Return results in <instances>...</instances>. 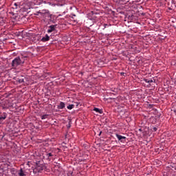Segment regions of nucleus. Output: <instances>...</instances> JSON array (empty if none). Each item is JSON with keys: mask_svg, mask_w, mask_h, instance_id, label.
I'll list each match as a JSON object with an SVG mask.
<instances>
[{"mask_svg": "<svg viewBox=\"0 0 176 176\" xmlns=\"http://www.w3.org/2000/svg\"><path fill=\"white\" fill-rule=\"evenodd\" d=\"M27 56H23L21 55V56H17L16 57L12 62V66L14 68H16L19 67V65H23L24 63L25 62V60H27Z\"/></svg>", "mask_w": 176, "mask_h": 176, "instance_id": "f257e3e1", "label": "nucleus"}, {"mask_svg": "<svg viewBox=\"0 0 176 176\" xmlns=\"http://www.w3.org/2000/svg\"><path fill=\"white\" fill-rule=\"evenodd\" d=\"M39 14L43 17L44 21H47V20H49V16H50V11L49 10H41L37 12V16H39Z\"/></svg>", "mask_w": 176, "mask_h": 176, "instance_id": "f03ea898", "label": "nucleus"}, {"mask_svg": "<svg viewBox=\"0 0 176 176\" xmlns=\"http://www.w3.org/2000/svg\"><path fill=\"white\" fill-rule=\"evenodd\" d=\"M63 14H65V12H63V14H59L58 15H56L54 14H50V16H48V19H47V23H56V20L58 19V17H61V16H63Z\"/></svg>", "mask_w": 176, "mask_h": 176, "instance_id": "7ed1b4c3", "label": "nucleus"}, {"mask_svg": "<svg viewBox=\"0 0 176 176\" xmlns=\"http://www.w3.org/2000/svg\"><path fill=\"white\" fill-rule=\"evenodd\" d=\"M43 157H44V159L47 160V162H52V160H54V154H53L52 153H50L49 151H46L43 154Z\"/></svg>", "mask_w": 176, "mask_h": 176, "instance_id": "20e7f679", "label": "nucleus"}, {"mask_svg": "<svg viewBox=\"0 0 176 176\" xmlns=\"http://www.w3.org/2000/svg\"><path fill=\"white\" fill-rule=\"evenodd\" d=\"M19 8H20V3L12 2L11 3V9H12L13 11H10L9 13L12 14V16H14V10H16V9H19Z\"/></svg>", "mask_w": 176, "mask_h": 176, "instance_id": "39448f33", "label": "nucleus"}, {"mask_svg": "<svg viewBox=\"0 0 176 176\" xmlns=\"http://www.w3.org/2000/svg\"><path fill=\"white\" fill-rule=\"evenodd\" d=\"M1 107L3 109H9V108L12 107V103L10 102V101L6 100L2 102Z\"/></svg>", "mask_w": 176, "mask_h": 176, "instance_id": "423d86ee", "label": "nucleus"}, {"mask_svg": "<svg viewBox=\"0 0 176 176\" xmlns=\"http://www.w3.org/2000/svg\"><path fill=\"white\" fill-rule=\"evenodd\" d=\"M133 52L134 53H140L141 48H140V43H137V41H133Z\"/></svg>", "mask_w": 176, "mask_h": 176, "instance_id": "0eeeda50", "label": "nucleus"}, {"mask_svg": "<svg viewBox=\"0 0 176 176\" xmlns=\"http://www.w3.org/2000/svg\"><path fill=\"white\" fill-rule=\"evenodd\" d=\"M17 82L19 83H25V85H28V83L25 82V80H27V78L25 76H20L16 79Z\"/></svg>", "mask_w": 176, "mask_h": 176, "instance_id": "6e6552de", "label": "nucleus"}, {"mask_svg": "<svg viewBox=\"0 0 176 176\" xmlns=\"http://www.w3.org/2000/svg\"><path fill=\"white\" fill-rule=\"evenodd\" d=\"M53 31H56V25H50L48 27V30H47V32L48 34H50V33L53 32Z\"/></svg>", "mask_w": 176, "mask_h": 176, "instance_id": "1a4fd4ad", "label": "nucleus"}, {"mask_svg": "<svg viewBox=\"0 0 176 176\" xmlns=\"http://www.w3.org/2000/svg\"><path fill=\"white\" fill-rule=\"evenodd\" d=\"M116 136L117 137L118 141H120L121 142H124V141H126V137L124 136L119 134H116Z\"/></svg>", "mask_w": 176, "mask_h": 176, "instance_id": "9d476101", "label": "nucleus"}, {"mask_svg": "<svg viewBox=\"0 0 176 176\" xmlns=\"http://www.w3.org/2000/svg\"><path fill=\"white\" fill-rule=\"evenodd\" d=\"M48 41H50V36L47 34H45V36L41 38V42H48Z\"/></svg>", "mask_w": 176, "mask_h": 176, "instance_id": "9b49d317", "label": "nucleus"}, {"mask_svg": "<svg viewBox=\"0 0 176 176\" xmlns=\"http://www.w3.org/2000/svg\"><path fill=\"white\" fill-rule=\"evenodd\" d=\"M8 117V114L6 113H3L2 114H0V122H3L5 119Z\"/></svg>", "mask_w": 176, "mask_h": 176, "instance_id": "f8f14e48", "label": "nucleus"}, {"mask_svg": "<svg viewBox=\"0 0 176 176\" xmlns=\"http://www.w3.org/2000/svg\"><path fill=\"white\" fill-rule=\"evenodd\" d=\"M58 109H64L65 108V103L60 102L59 105L57 106Z\"/></svg>", "mask_w": 176, "mask_h": 176, "instance_id": "ddd939ff", "label": "nucleus"}, {"mask_svg": "<svg viewBox=\"0 0 176 176\" xmlns=\"http://www.w3.org/2000/svg\"><path fill=\"white\" fill-rule=\"evenodd\" d=\"M117 111L119 113H124V107L122 106H118Z\"/></svg>", "mask_w": 176, "mask_h": 176, "instance_id": "4468645a", "label": "nucleus"}, {"mask_svg": "<svg viewBox=\"0 0 176 176\" xmlns=\"http://www.w3.org/2000/svg\"><path fill=\"white\" fill-rule=\"evenodd\" d=\"M34 130L36 131H40L41 130V125L38 122H35L34 124Z\"/></svg>", "mask_w": 176, "mask_h": 176, "instance_id": "2eb2a0df", "label": "nucleus"}, {"mask_svg": "<svg viewBox=\"0 0 176 176\" xmlns=\"http://www.w3.org/2000/svg\"><path fill=\"white\" fill-rule=\"evenodd\" d=\"M28 128L30 129V130H35V124L33 123H29L28 124Z\"/></svg>", "mask_w": 176, "mask_h": 176, "instance_id": "dca6fc26", "label": "nucleus"}, {"mask_svg": "<svg viewBox=\"0 0 176 176\" xmlns=\"http://www.w3.org/2000/svg\"><path fill=\"white\" fill-rule=\"evenodd\" d=\"M94 111L95 112H97V113H102V110L100 109H98L97 107L94 108Z\"/></svg>", "mask_w": 176, "mask_h": 176, "instance_id": "f3484780", "label": "nucleus"}, {"mask_svg": "<svg viewBox=\"0 0 176 176\" xmlns=\"http://www.w3.org/2000/svg\"><path fill=\"white\" fill-rule=\"evenodd\" d=\"M19 176H25V173H24V171L23 170V168H21L19 173Z\"/></svg>", "mask_w": 176, "mask_h": 176, "instance_id": "a211bd4d", "label": "nucleus"}, {"mask_svg": "<svg viewBox=\"0 0 176 176\" xmlns=\"http://www.w3.org/2000/svg\"><path fill=\"white\" fill-rule=\"evenodd\" d=\"M41 120H45V119H47V118H49V115L48 114H45L41 116Z\"/></svg>", "mask_w": 176, "mask_h": 176, "instance_id": "6ab92c4d", "label": "nucleus"}, {"mask_svg": "<svg viewBox=\"0 0 176 176\" xmlns=\"http://www.w3.org/2000/svg\"><path fill=\"white\" fill-rule=\"evenodd\" d=\"M67 109H74V108H75V104H69L67 107Z\"/></svg>", "mask_w": 176, "mask_h": 176, "instance_id": "aec40b11", "label": "nucleus"}, {"mask_svg": "<svg viewBox=\"0 0 176 176\" xmlns=\"http://www.w3.org/2000/svg\"><path fill=\"white\" fill-rule=\"evenodd\" d=\"M0 23L3 25V24H6V18L3 19L1 21Z\"/></svg>", "mask_w": 176, "mask_h": 176, "instance_id": "412c9836", "label": "nucleus"}, {"mask_svg": "<svg viewBox=\"0 0 176 176\" xmlns=\"http://www.w3.org/2000/svg\"><path fill=\"white\" fill-rule=\"evenodd\" d=\"M133 12H138V10H137V4L133 3Z\"/></svg>", "mask_w": 176, "mask_h": 176, "instance_id": "4be33fe9", "label": "nucleus"}, {"mask_svg": "<svg viewBox=\"0 0 176 176\" xmlns=\"http://www.w3.org/2000/svg\"><path fill=\"white\" fill-rule=\"evenodd\" d=\"M133 72V74H136L137 75H138V74H140V70L138 69H135Z\"/></svg>", "mask_w": 176, "mask_h": 176, "instance_id": "5701e85b", "label": "nucleus"}, {"mask_svg": "<svg viewBox=\"0 0 176 176\" xmlns=\"http://www.w3.org/2000/svg\"><path fill=\"white\" fill-rule=\"evenodd\" d=\"M71 16H72V20H73L74 23H76V20L74 19V17H76V15L74 14H71Z\"/></svg>", "mask_w": 176, "mask_h": 176, "instance_id": "b1692460", "label": "nucleus"}, {"mask_svg": "<svg viewBox=\"0 0 176 176\" xmlns=\"http://www.w3.org/2000/svg\"><path fill=\"white\" fill-rule=\"evenodd\" d=\"M12 174H14L16 173V169L14 168H11L10 170Z\"/></svg>", "mask_w": 176, "mask_h": 176, "instance_id": "393cba45", "label": "nucleus"}, {"mask_svg": "<svg viewBox=\"0 0 176 176\" xmlns=\"http://www.w3.org/2000/svg\"><path fill=\"white\" fill-rule=\"evenodd\" d=\"M107 27H109V25L108 24H107V23H104V28H103V30H105V28H107Z\"/></svg>", "mask_w": 176, "mask_h": 176, "instance_id": "a878e982", "label": "nucleus"}, {"mask_svg": "<svg viewBox=\"0 0 176 176\" xmlns=\"http://www.w3.org/2000/svg\"><path fill=\"white\" fill-rule=\"evenodd\" d=\"M126 58H128L129 60V61H132L133 60L131 59V58H130V56H126Z\"/></svg>", "mask_w": 176, "mask_h": 176, "instance_id": "bb28decb", "label": "nucleus"}, {"mask_svg": "<svg viewBox=\"0 0 176 176\" xmlns=\"http://www.w3.org/2000/svg\"><path fill=\"white\" fill-rule=\"evenodd\" d=\"M144 82H146V83H149V79H144Z\"/></svg>", "mask_w": 176, "mask_h": 176, "instance_id": "cd10ccee", "label": "nucleus"}, {"mask_svg": "<svg viewBox=\"0 0 176 176\" xmlns=\"http://www.w3.org/2000/svg\"><path fill=\"white\" fill-rule=\"evenodd\" d=\"M124 3H127V2H130V0H123Z\"/></svg>", "mask_w": 176, "mask_h": 176, "instance_id": "c85d7f7f", "label": "nucleus"}, {"mask_svg": "<svg viewBox=\"0 0 176 176\" xmlns=\"http://www.w3.org/2000/svg\"><path fill=\"white\" fill-rule=\"evenodd\" d=\"M153 131H157V128L154 127V128L153 129Z\"/></svg>", "mask_w": 176, "mask_h": 176, "instance_id": "c756f323", "label": "nucleus"}, {"mask_svg": "<svg viewBox=\"0 0 176 176\" xmlns=\"http://www.w3.org/2000/svg\"><path fill=\"white\" fill-rule=\"evenodd\" d=\"M75 104H76V107H79V102H76Z\"/></svg>", "mask_w": 176, "mask_h": 176, "instance_id": "7c9ffc66", "label": "nucleus"}, {"mask_svg": "<svg viewBox=\"0 0 176 176\" xmlns=\"http://www.w3.org/2000/svg\"><path fill=\"white\" fill-rule=\"evenodd\" d=\"M153 80H149V82L148 83H153Z\"/></svg>", "mask_w": 176, "mask_h": 176, "instance_id": "2f4dec72", "label": "nucleus"}, {"mask_svg": "<svg viewBox=\"0 0 176 176\" xmlns=\"http://www.w3.org/2000/svg\"><path fill=\"white\" fill-rule=\"evenodd\" d=\"M69 10H72V6L69 7Z\"/></svg>", "mask_w": 176, "mask_h": 176, "instance_id": "473e14b6", "label": "nucleus"}, {"mask_svg": "<svg viewBox=\"0 0 176 176\" xmlns=\"http://www.w3.org/2000/svg\"><path fill=\"white\" fill-rule=\"evenodd\" d=\"M102 133V131H100L99 135H101Z\"/></svg>", "mask_w": 176, "mask_h": 176, "instance_id": "72a5a7b5", "label": "nucleus"}, {"mask_svg": "<svg viewBox=\"0 0 176 176\" xmlns=\"http://www.w3.org/2000/svg\"><path fill=\"white\" fill-rule=\"evenodd\" d=\"M133 108H135V104H133Z\"/></svg>", "mask_w": 176, "mask_h": 176, "instance_id": "f704fd0d", "label": "nucleus"}, {"mask_svg": "<svg viewBox=\"0 0 176 176\" xmlns=\"http://www.w3.org/2000/svg\"><path fill=\"white\" fill-rule=\"evenodd\" d=\"M109 100H112V98H109Z\"/></svg>", "mask_w": 176, "mask_h": 176, "instance_id": "c9c22d12", "label": "nucleus"}, {"mask_svg": "<svg viewBox=\"0 0 176 176\" xmlns=\"http://www.w3.org/2000/svg\"><path fill=\"white\" fill-rule=\"evenodd\" d=\"M68 127H71V125H68Z\"/></svg>", "mask_w": 176, "mask_h": 176, "instance_id": "e433bc0d", "label": "nucleus"}, {"mask_svg": "<svg viewBox=\"0 0 176 176\" xmlns=\"http://www.w3.org/2000/svg\"><path fill=\"white\" fill-rule=\"evenodd\" d=\"M121 74H122V75L124 74V73H121Z\"/></svg>", "mask_w": 176, "mask_h": 176, "instance_id": "4c0bfd02", "label": "nucleus"}, {"mask_svg": "<svg viewBox=\"0 0 176 176\" xmlns=\"http://www.w3.org/2000/svg\"><path fill=\"white\" fill-rule=\"evenodd\" d=\"M139 131H141V129H139Z\"/></svg>", "mask_w": 176, "mask_h": 176, "instance_id": "58836bf2", "label": "nucleus"}, {"mask_svg": "<svg viewBox=\"0 0 176 176\" xmlns=\"http://www.w3.org/2000/svg\"><path fill=\"white\" fill-rule=\"evenodd\" d=\"M133 94H135V92H133Z\"/></svg>", "mask_w": 176, "mask_h": 176, "instance_id": "ea45409f", "label": "nucleus"}]
</instances>
